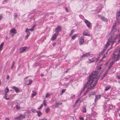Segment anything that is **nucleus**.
<instances>
[{
    "instance_id": "nucleus-1",
    "label": "nucleus",
    "mask_w": 120,
    "mask_h": 120,
    "mask_svg": "<svg viewBox=\"0 0 120 120\" xmlns=\"http://www.w3.org/2000/svg\"><path fill=\"white\" fill-rule=\"evenodd\" d=\"M97 69L98 71L93 72L88 79V87L86 91L84 93V95H85L90 90L93 89L97 83L102 71H100L101 69L100 67H97Z\"/></svg>"
},
{
    "instance_id": "nucleus-2",
    "label": "nucleus",
    "mask_w": 120,
    "mask_h": 120,
    "mask_svg": "<svg viewBox=\"0 0 120 120\" xmlns=\"http://www.w3.org/2000/svg\"><path fill=\"white\" fill-rule=\"evenodd\" d=\"M97 69L98 71L93 72L88 79V87L86 91L84 93V95H85L90 90L93 89L97 83L102 71H100L101 69L100 67H97Z\"/></svg>"
},
{
    "instance_id": "nucleus-3",
    "label": "nucleus",
    "mask_w": 120,
    "mask_h": 120,
    "mask_svg": "<svg viewBox=\"0 0 120 120\" xmlns=\"http://www.w3.org/2000/svg\"><path fill=\"white\" fill-rule=\"evenodd\" d=\"M115 24H113L112 27L113 28L111 31V35L112 34V35H111L110 38H109L103 50L102 51L99 52V55L102 54L104 53L106 49L111 44L112 45L115 42L116 38L115 36H113V35H114V33L116 31V29L115 28Z\"/></svg>"
},
{
    "instance_id": "nucleus-4",
    "label": "nucleus",
    "mask_w": 120,
    "mask_h": 120,
    "mask_svg": "<svg viewBox=\"0 0 120 120\" xmlns=\"http://www.w3.org/2000/svg\"><path fill=\"white\" fill-rule=\"evenodd\" d=\"M120 58V48L115 49L113 53V56L111 59L115 61L119 60Z\"/></svg>"
},
{
    "instance_id": "nucleus-5",
    "label": "nucleus",
    "mask_w": 120,
    "mask_h": 120,
    "mask_svg": "<svg viewBox=\"0 0 120 120\" xmlns=\"http://www.w3.org/2000/svg\"><path fill=\"white\" fill-rule=\"evenodd\" d=\"M17 33V31L15 28H12L10 30V34L13 37L14 35Z\"/></svg>"
},
{
    "instance_id": "nucleus-6",
    "label": "nucleus",
    "mask_w": 120,
    "mask_h": 120,
    "mask_svg": "<svg viewBox=\"0 0 120 120\" xmlns=\"http://www.w3.org/2000/svg\"><path fill=\"white\" fill-rule=\"evenodd\" d=\"M84 20L85 23L88 28L91 27V23L89 21L86 19H84Z\"/></svg>"
},
{
    "instance_id": "nucleus-7",
    "label": "nucleus",
    "mask_w": 120,
    "mask_h": 120,
    "mask_svg": "<svg viewBox=\"0 0 120 120\" xmlns=\"http://www.w3.org/2000/svg\"><path fill=\"white\" fill-rule=\"evenodd\" d=\"M25 118V115H21L17 117H15L14 119L16 120H21L24 119Z\"/></svg>"
},
{
    "instance_id": "nucleus-8",
    "label": "nucleus",
    "mask_w": 120,
    "mask_h": 120,
    "mask_svg": "<svg viewBox=\"0 0 120 120\" xmlns=\"http://www.w3.org/2000/svg\"><path fill=\"white\" fill-rule=\"evenodd\" d=\"M9 92L8 93V94L5 93L4 96V97L5 99L8 100H9L11 98L10 97L11 96V95L9 94Z\"/></svg>"
},
{
    "instance_id": "nucleus-9",
    "label": "nucleus",
    "mask_w": 120,
    "mask_h": 120,
    "mask_svg": "<svg viewBox=\"0 0 120 120\" xmlns=\"http://www.w3.org/2000/svg\"><path fill=\"white\" fill-rule=\"evenodd\" d=\"M82 34L84 36H90V35L89 31L88 30H86L83 31Z\"/></svg>"
},
{
    "instance_id": "nucleus-10",
    "label": "nucleus",
    "mask_w": 120,
    "mask_h": 120,
    "mask_svg": "<svg viewBox=\"0 0 120 120\" xmlns=\"http://www.w3.org/2000/svg\"><path fill=\"white\" fill-rule=\"evenodd\" d=\"M98 16L105 22H108V19L103 16H101L100 15H98Z\"/></svg>"
},
{
    "instance_id": "nucleus-11",
    "label": "nucleus",
    "mask_w": 120,
    "mask_h": 120,
    "mask_svg": "<svg viewBox=\"0 0 120 120\" xmlns=\"http://www.w3.org/2000/svg\"><path fill=\"white\" fill-rule=\"evenodd\" d=\"M90 53V52H88L85 54H83L82 56H81L80 57L81 58H82L85 57H87L91 55Z\"/></svg>"
},
{
    "instance_id": "nucleus-12",
    "label": "nucleus",
    "mask_w": 120,
    "mask_h": 120,
    "mask_svg": "<svg viewBox=\"0 0 120 120\" xmlns=\"http://www.w3.org/2000/svg\"><path fill=\"white\" fill-rule=\"evenodd\" d=\"M96 59L95 57H93L91 58H89L88 59L89 63H90L94 62Z\"/></svg>"
},
{
    "instance_id": "nucleus-13",
    "label": "nucleus",
    "mask_w": 120,
    "mask_h": 120,
    "mask_svg": "<svg viewBox=\"0 0 120 120\" xmlns=\"http://www.w3.org/2000/svg\"><path fill=\"white\" fill-rule=\"evenodd\" d=\"M120 17V9L116 13V18L117 20L119 19Z\"/></svg>"
},
{
    "instance_id": "nucleus-14",
    "label": "nucleus",
    "mask_w": 120,
    "mask_h": 120,
    "mask_svg": "<svg viewBox=\"0 0 120 120\" xmlns=\"http://www.w3.org/2000/svg\"><path fill=\"white\" fill-rule=\"evenodd\" d=\"M61 30V27L60 26H58L56 28L55 31L56 33H58Z\"/></svg>"
},
{
    "instance_id": "nucleus-15",
    "label": "nucleus",
    "mask_w": 120,
    "mask_h": 120,
    "mask_svg": "<svg viewBox=\"0 0 120 120\" xmlns=\"http://www.w3.org/2000/svg\"><path fill=\"white\" fill-rule=\"evenodd\" d=\"M101 95H96L95 98V101L96 103L99 99L101 97Z\"/></svg>"
},
{
    "instance_id": "nucleus-16",
    "label": "nucleus",
    "mask_w": 120,
    "mask_h": 120,
    "mask_svg": "<svg viewBox=\"0 0 120 120\" xmlns=\"http://www.w3.org/2000/svg\"><path fill=\"white\" fill-rule=\"evenodd\" d=\"M58 35V34L55 33L54 34L52 37L51 38V40L52 41L54 40L55 39H56Z\"/></svg>"
},
{
    "instance_id": "nucleus-17",
    "label": "nucleus",
    "mask_w": 120,
    "mask_h": 120,
    "mask_svg": "<svg viewBox=\"0 0 120 120\" xmlns=\"http://www.w3.org/2000/svg\"><path fill=\"white\" fill-rule=\"evenodd\" d=\"M88 83H87V81L85 83V84L84 86V87L82 88L81 90V91H83L85 89V88H86V87H88Z\"/></svg>"
},
{
    "instance_id": "nucleus-18",
    "label": "nucleus",
    "mask_w": 120,
    "mask_h": 120,
    "mask_svg": "<svg viewBox=\"0 0 120 120\" xmlns=\"http://www.w3.org/2000/svg\"><path fill=\"white\" fill-rule=\"evenodd\" d=\"M12 87L15 90V91L17 93H18L19 92L20 90L17 87L14 86H13Z\"/></svg>"
},
{
    "instance_id": "nucleus-19",
    "label": "nucleus",
    "mask_w": 120,
    "mask_h": 120,
    "mask_svg": "<svg viewBox=\"0 0 120 120\" xmlns=\"http://www.w3.org/2000/svg\"><path fill=\"white\" fill-rule=\"evenodd\" d=\"M84 37H81L79 40V44L80 45L82 44L84 42Z\"/></svg>"
},
{
    "instance_id": "nucleus-20",
    "label": "nucleus",
    "mask_w": 120,
    "mask_h": 120,
    "mask_svg": "<svg viewBox=\"0 0 120 120\" xmlns=\"http://www.w3.org/2000/svg\"><path fill=\"white\" fill-rule=\"evenodd\" d=\"M26 48L25 47H22L21 48H20V52L21 53H22L24 51H25Z\"/></svg>"
},
{
    "instance_id": "nucleus-21",
    "label": "nucleus",
    "mask_w": 120,
    "mask_h": 120,
    "mask_svg": "<svg viewBox=\"0 0 120 120\" xmlns=\"http://www.w3.org/2000/svg\"><path fill=\"white\" fill-rule=\"evenodd\" d=\"M110 59L111 61L110 62L109 65L111 67L113 64L115 63V61L111 59Z\"/></svg>"
},
{
    "instance_id": "nucleus-22",
    "label": "nucleus",
    "mask_w": 120,
    "mask_h": 120,
    "mask_svg": "<svg viewBox=\"0 0 120 120\" xmlns=\"http://www.w3.org/2000/svg\"><path fill=\"white\" fill-rule=\"evenodd\" d=\"M77 34H75L74 35L72 36L71 39L72 40H74L77 37Z\"/></svg>"
},
{
    "instance_id": "nucleus-23",
    "label": "nucleus",
    "mask_w": 120,
    "mask_h": 120,
    "mask_svg": "<svg viewBox=\"0 0 120 120\" xmlns=\"http://www.w3.org/2000/svg\"><path fill=\"white\" fill-rule=\"evenodd\" d=\"M4 92L5 93H7L9 92V89L8 87H6L4 89Z\"/></svg>"
},
{
    "instance_id": "nucleus-24",
    "label": "nucleus",
    "mask_w": 120,
    "mask_h": 120,
    "mask_svg": "<svg viewBox=\"0 0 120 120\" xmlns=\"http://www.w3.org/2000/svg\"><path fill=\"white\" fill-rule=\"evenodd\" d=\"M36 112L38 113V117H40V116L41 115L42 113L41 112L39 111H36Z\"/></svg>"
},
{
    "instance_id": "nucleus-25",
    "label": "nucleus",
    "mask_w": 120,
    "mask_h": 120,
    "mask_svg": "<svg viewBox=\"0 0 120 120\" xmlns=\"http://www.w3.org/2000/svg\"><path fill=\"white\" fill-rule=\"evenodd\" d=\"M82 111L83 112H86V108L85 107H83L82 109Z\"/></svg>"
},
{
    "instance_id": "nucleus-26",
    "label": "nucleus",
    "mask_w": 120,
    "mask_h": 120,
    "mask_svg": "<svg viewBox=\"0 0 120 120\" xmlns=\"http://www.w3.org/2000/svg\"><path fill=\"white\" fill-rule=\"evenodd\" d=\"M32 93V97H33L34 96H35L36 94V91H33Z\"/></svg>"
},
{
    "instance_id": "nucleus-27",
    "label": "nucleus",
    "mask_w": 120,
    "mask_h": 120,
    "mask_svg": "<svg viewBox=\"0 0 120 120\" xmlns=\"http://www.w3.org/2000/svg\"><path fill=\"white\" fill-rule=\"evenodd\" d=\"M110 87V85L108 86H106L105 89V91H107L108 90Z\"/></svg>"
},
{
    "instance_id": "nucleus-28",
    "label": "nucleus",
    "mask_w": 120,
    "mask_h": 120,
    "mask_svg": "<svg viewBox=\"0 0 120 120\" xmlns=\"http://www.w3.org/2000/svg\"><path fill=\"white\" fill-rule=\"evenodd\" d=\"M95 94V93L94 92H92L90 93L89 94V96L90 97L91 95H94Z\"/></svg>"
},
{
    "instance_id": "nucleus-29",
    "label": "nucleus",
    "mask_w": 120,
    "mask_h": 120,
    "mask_svg": "<svg viewBox=\"0 0 120 120\" xmlns=\"http://www.w3.org/2000/svg\"><path fill=\"white\" fill-rule=\"evenodd\" d=\"M4 45V43H2L0 45V51L2 49V47Z\"/></svg>"
},
{
    "instance_id": "nucleus-30",
    "label": "nucleus",
    "mask_w": 120,
    "mask_h": 120,
    "mask_svg": "<svg viewBox=\"0 0 120 120\" xmlns=\"http://www.w3.org/2000/svg\"><path fill=\"white\" fill-rule=\"evenodd\" d=\"M111 67L110 66H109V67H108V69L106 71V72H105V73H106V74H105L104 75V77L106 75V74L107 73V72L109 70V69Z\"/></svg>"
},
{
    "instance_id": "nucleus-31",
    "label": "nucleus",
    "mask_w": 120,
    "mask_h": 120,
    "mask_svg": "<svg viewBox=\"0 0 120 120\" xmlns=\"http://www.w3.org/2000/svg\"><path fill=\"white\" fill-rule=\"evenodd\" d=\"M42 104H43V105L45 106H46L47 105L45 99L43 100V103Z\"/></svg>"
},
{
    "instance_id": "nucleus-32",
    "label": "nucleus",
    "mask_w": 120,
    "mask_h": 120,
    "mask_svg": "<svg viewBox=\"0 0 120 120\" xmlns=\"http://www.w3.org/2000/svg\"><path fill=\"white\" fill-rule=\"evenodd\" d=\"M30 33H28L27 34V35L25 37V39H27L28 38V37L30 35Z\"/></svg>"
},
{
    "instance_id": "nucleus-33",
    "label": "nucleus",
    "mask_w": 120,
    "mask_h": 120,
    "mask_svg": "<svg viewBox=\"0 0 120 120\" xmlns=\"http://www.w3.org/2000/svg\"><path fill=\"white\" fill-rule=\"evenodd\" d=\"M60 105L59 103L58 102H56L55 103V107H58Z\"/></svg>"
},
{
    "instance_id": "nucleus-34",
    "label": "nucleus",
    "mask_w": 120,
    "mask_h": 120,
    "mask_svg": "<svg viewBox=\"0 0 120 120\" xmlns=\"http://www.w3.org/2000/svg\"><path fill=\"white\" fill-rule=\"evenodd\" d=\"M35 26V25H34L32 28L30 29L29 30V31H30L31 32L33 31L34 30V27Z\"/></svg>"
},
{
    "instance_id": "nucleus-35",
    "label": "nucleus",
    "mask_w": 120,
    "mask_h": 120,
    "mask_svg": "<svg viewBox=\"0 0 120 120\" xmlns=\"http://www.w3.org/2000/svg\"><path fill=\"white\" fill-rule=\"evenodd\" d=\"M32 80L31 79H29V82L27 84V85H29L31 84L32 82Z\"/></svg>"
},
{
    "instance_id": "nucleus-36",
    "label": "nucleus",
    "mask_w": 120,
    "mask_h": 120,
    "mask_svg": "<svg viewBox=\"0 0 120 120\" xmlns=\"http://www.w3.org/2000/svg\"><path fill=\"white\" fill-rule=\"evenodd\" d=\"M17 14L16 13L14 14V19H15L17 18Z\"/></svg>"
},
{
    "instance_id": "nucleus-37",
    "label": "nucleus",
    "mask_w": 120,
    "mask_h": 120,
    "mask_svg": "<svg viewBox=\"0 0 120 120\" xmlns=\"http://www.w3.org/2000/svg\"><path fill=\"white\" fill-rule=\"evenodd\" d=\"M49 107H48L46 108V109L45 110V112H46L47 113H48L49 112Z\"/></svg>"
},
{
    "instance_id": "nucleus-38",
    "label": "nucleus",
    "mask_w": 120,
    "mask_h": 120,
    "mask_svg": "<svg viewBox=\"0 0 120 120\" xmlns=\"http://www.w3.org/2000/svg\"><path fill=\"white\" fill-rule=\"evenodd\" d=\"M50 95V94H49L48 93H46V94L45 96V98H47L49 97V96Z\"/></svg>"
},
{
    "instance_id": "nucleus-39",
    "label": "nucleus",
    "mask_w": 120,
    "mask_h": 120,
    "mask_svg": "<svg viewBox=\"0 0 120 120\" xmlns=\"http://www.w3.org/2000/svg\"><path fill=\"white\" fill-rule=\"evenodd\" d=\"M74 32V30H72L71 31L70 34H69V35L70 36H71L72 34Z\"/></svg>"
},
{
    "instance_id": "nucleus-40",
    "label": "nucleus",
    "mask_w": 120,
    "mask_h": 120,
    "mask_svg": "<svg viewBox=\"0 0 120 120\" xmlns=\"http://www.w3.org/2000/svg\"><path fill=\"white\" fill-rule=\"evenodd\" d=\"M29 30L27 28H26V30L25 31L26 33H30V32L29 31Z\"/></svg>"
},
{
    "instance_id": "nucleus-41",
    "label": "nucleus",
    "mask_w": 120,
    "mask_h": 120,
    "mask_svg": "<svg viewBox=\"0 0 120 120\" xmlns=\"http://www.w3.org/2000/svg\"><path fill=\"white\" fill-rule=\"evenodd\" d=\"M65 89H62L61 91V92L60 94L61 95H62L65 92Z\"/></svg>"
},
{
    "instance_id": "nucleus-42",
    "label": "nucleus",
    "mask_w": 120,
    "mask_h": 120,
    "mask_svg": "<svg viewBox=\"0 0 120 120\" xmlns=\"http://www.w3.org/2000/svg\"><path fill=\"white\" fill-rule=\"evenodd\" d=\"M42 106H43V104H42L38 108H37V109L38 110H39V109H41L42 108Z\"/></svg>"
},
{
    "instance_id": "nucleus-43",
    "label": "nucleus",
    "mask_w": 120,
    "mask_h": 120,
    "mask_svg": "<svg viewBox=\"0 0 120 120\" xmlns=\"http://www.w3.org/2000/svg\"><path fill=\"white\" fill-rule=\"evenodd\" d=\"M79 119L80 120H84V118L83 117L79 116Z\"/></svg>"
},
{
    "instance_id": "nucleus-44",
    "label": "nucleus",
    "mask_w": 120,
    "mask_h": 120,
    "mask_svg": "<svg viewBox=\"0 0 120 120\" xmlns=\"http://www.w3.org/2000/svg\"><path fill=\"white\" fill-rule=\"evenodd\" d=\"M33 112H36V110L35 109H32L31 110Z\"/></svg>"
},
{
    "instance_id": "nucleus-45",
    "label": "nucleus",
    "mask_w": 120,
    "mask_h": 120,
    "mask_svg": "<svg viewBox=\"0 0 120 120\" xmlns=\"http://www.w3.org/2000/svg\"><path fill=\"white\" fill-rule=\"evenodd\" d=\"M75 95L73 94L71 96L70 98L71 99H73V98H74L75 97Z\"/></svg>"
},
{
    "instance_id": "nucleus-46",
    "label": "nucleus",
    "mask_w": 120,
    "mask_h": 120,
    "mask_svg": "<svg viewBox=\"0 0 120 120\" xmlns=\"http://www.w3.org/2000/svg\"><path fill=\"white\" fill-rule=\"evenodd\" d=\"M16 108L17 109H19L20 107L19 106H18V105H17L16 106Z\"/></svg>"
},
{
    "instance_id": "nucleus-47",
    "label": "nucleus",
    "mask_w": 120,
    "mask_h": 120,
    "mask_svg": "<svg viewBox=\"0 0 120 120\" xmlns=\"http://www.w3.org/2000/svg\"><path fill=\"white\" fill-rule=\"evenodd\" d=\"M29 76H27L25 77V78H24V80L25 81H26Z\"/></svg>"
},
{
    "instance_id": "nucleus-48",
    "label": "nucleus",
    "mask_w": 120,
    "mask_h": 120,
    "mask_svg": "<svg viewBox=\"0 0 120 120\" xmlns=\"http://www.w3.org/2000/svg\"><path fill=\"white\" fill-rule=\"evenodd\" d=\"M106 55H107V54H104L102 58H105L106 57Z\"/></svg>"
},
{
    "instance_id": "nucleus-49",
    "label": "nucleus",
    "mask_w": 120,
    "mask_h": 120,
    "mask_svg": "<svg viewBox=\"0 0 120 120\" xmlns=\"http://www.w3.org/2000/svg\"><path fill=\"white\" fill-rule=\"evenodd\" d=\"M117 78L118 79H120V76H118L117 77Z\"/></svg>"
},
{
    "instance_id": "nucleus-50",
    "label": "nucleus",
    "mask_w": 120,
    "mask_h": 120,
    "mask_svg": "<svg viewBox=\"0 0 120 120\" xmlns=\"http://www.w3.org/2000/svg\"><path fill=\"white\" fill-rule=\"evenodd\" d=\"M68 69H67L65 71V73H67V72L68 71Z\"/></svg>"
},
{
    "instance_id": "nucleus-51",
    "label": "nucleus",
    "mask_w": 120,
    "mask_h": 120,
    "mask_svg": "<svg viewBox=\"0 0 120 120\" xmlns=\"http://www.w3.org/2000/svg\"><path fill=\"white\" fill-rule=\"evenodd\" d=\"M14 61H13L12 62V67H13V65L14 64Z\"/></svg>"
},
{
    "instance_id": "nucleus-52",
    "label": "nucleus",
    "mask_w": 120,
    "mask_h": 120,
    "mask_svg": "<svg viewBox=\"0 0 120 120\" xmlns=\"http://www.w3.org/2000/svg\"><path fill=\"white\" fill-rule=\"evenodd\" d=\"M65 9L66 10V11L67 12H68V10L67 9V8L66 7L65 8Z\"/></svg>"
},
{
    "instance_id": "nucleus-53",
    "label": "nucleus",
    "mask_w": 120,
    "mask_h": 120,
    "mask_svg": "<svg viewBox=\"0 0 120 120\" xmlns=\"http://www.w3.org/2000/svg\"><path fill=\"white\" fill-rule=\"evenodd\" d=\"M5 120H9V118H6Z\"/></svg>"
},
{
    "instance_id": "nucleus-54",
    "label": "nucleus",
    "mask_w": 120,
    "mask_h": 120,
    "mask_svg": "<svg viewBox=\"0 0 120 120\" xmlns=\"http://www.w3.org/2000/svg\"><path fill=\"white\" fill-rule=\"evenodd\" d=\"M51 107L53 109H54L55 107H55L54 106V105H52V106H51Z\"/></svg>"
},
{
    "instance_id": "nucleus-55",
    "label": "nucleus",
    "mask_w": 120,
    "mask_h": 120,
    "mask_svg": "<svg viewBox=\"0 0 120 120\" xmlns=\"http://www.w3.org/2000/svg\"><path fill=\"white\" fill-rule=\"evenodd\" d=\"M9 75H7V79H9Z\"/></svg>"
},
{
    "instance_id": "nucleus-56",
    "label": "nucleus",
    "mask_w": 120,
    "mask_h": 120,
    "mask_svg": "<svg viewBox=\"0 0 120 120\" xmlns=\"http://www.w3.org/2000/svg\"><path fill=\"white\" fill-rule=\"evenodd\" d=\"M83 92V91H81V92L80 94V95L81 94V93H82V92Z\"/></svg>"
},
{
    "instance_id": "nucleus-57",
    "label": "nucleus",
    "mask_w": 120,
    "mask_h": 120,
    "mask_svg": "<svg viewBox=\"0 0 120 120\" xmlns=\"http://www.w3.org/2000/svg\"><path fill=\"white\" fill-rule=\"evenodd\" d=\"M83 92V91H81V92L80 94V95L81 94V93H82V92Z\"/></svg>"
},
{
    "instance_id": "nucleus-58",
    "label": "nucleus",
    "mask_w": 120,
    "mask_h": 120,
    "mask_svg": "<svg viewBox=\"0 0 120 120\" xmlns=\"http://www.w3.org/2000/svg\"><path fill=\"white\" fill-rule=\"evenodd\" d=\"M79 101L78 100H76V101L75 102V103H76L77 102Z\"/></svg>"
},
{
    "instance_id": "nucleus-59",
    "label": "nucleus",
    "mask_w": 120,
    "mask_h": 120,
    "mask_svg": "<svg viewBox=\"0 0 120 120\" xmlns=\"http://www.w3.org/2000/svg\"><path fill=\"white\" fill-rule=\"evenodd\" d=\"M41 76H44V75H41Z\"/></svg>"
},
{
    "instance_id": "nucleus-60",
    "label": "nucleus",
    "mask_w": 120,
    "mask_h": 120,
    "mask_svg": "<svg viewBox=\"0 0 120 120\" xmlns=\"http://www.w3.org/2000/svg\"><path fill=\"white\" fill-rule=\"evenodd\" d=\"M60 105H61L62 104V103H59Z\"/></svg>"
},
{
    "instance_id": "nucleus-61",
    "label": "nucleus",
    "mask_w": 120,
    "mask_h": 120,
    "mask_svg": "<svg viewBox=\"0 0 120 120\" xmlns=\"http://www.w3.org/2000/svg\"><path fill=\"white\" fill-rule=\"evenodd\" d=\"M85 120H88V119H87V118H86L85 119Z\"/></svg>"
},
{
    "instance_id": "nucleus-62",
    "label": "nucleus",
    "mask_w": 120,
    "mask_h": 120,
    "mask_svg": "<svg viewBox=\"0 0 120 120\" xmlns=\"http://www.w3.org/2000/svg\"><path fill=\"white\" fill-rule=\"evenodd\" d=\"M119 116L120 117V114H119Z\"/></svg>"
},
{
    "instance_id": "nucleus-63",
    "label": "nucleus",
    "mask_w": 120,
    "mask_h": 120,
    "mask_svg": "<svg viewBox=\"0 0 120 120\" xmlns=\"http://www.w3.org/2000/svg\"><path fill=\"white\" fill-rule=\"evenodd\" d=\"M10 91H12V90H10Z\"/></svg>"
},
{
    "instance_id": "nucleus-64",
    "label": "nucleus",
    "mask_w": 120,
    "mask_h": 120,
    "mask_svg": "<svg viewBox=\"0 0 120 120\" xmlns=\"http://www.w3.org/2000/svg\"><path fill=\"white\" fill-rule=\"evenodd\" d=\"M119 30H118V31H119Z\"/></svg>"
}]
</instances>
